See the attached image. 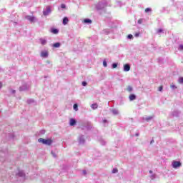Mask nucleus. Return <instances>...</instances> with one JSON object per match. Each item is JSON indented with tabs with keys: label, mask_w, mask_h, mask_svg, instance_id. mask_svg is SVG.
Returning a JSON list of instances; mask_svg holds the SVG:
<instances>
[{
	"label": "nucleus",
	"mask_w": 183,
	"mask_h": 183,
	"mask_svg": "<svg viewBox=\"0 0 183 183\" xmlns=\"http://www.w3.org/2000/svg\"><path fill=\"white\" fill-rule=\"evenodd\" d=\"M38 142H40L41 144H44V145H51L53 142L52 139H45L42 138L39 139Z\"/></svg>",
	"instance_id": "1"
},
{
	"label": "nucleus",
	"mask_w": 183,
	"mask_h": 183,
	"mask_svg": "<svg viewBox=\"0 0 183 183\" xmlns=\"http://www.w3.org/2000/svg\"><path fill=\"white\" fill-rule=\"evenodd\" d=\"M49 14H51V6H47L46 7V11H43V15H44L45 16H46V15H49Z\"/></svg>",
	"instance_id": "2"
},
{
	"label": "nucleus",
	"mask_w": 183,
	"mask_h": 183,
	"mask_svg": "<svg viewBox=\"0 0 183 183\" xmlns=\"http://www.w3.org/2000/svg\"><path fill=\"white\" fill-rule=\"evenodd\" d=\"M172 167L173 168H179L181 167V162L173 161Z\"/></svg>",
	"instance_id": "3"
},
{
	"label": "nucleus",
	"mask_w": 183,
	"mask_h": 183,
	"mask_svg": "<svg viewBox=\"0 0 183 183\" xmlns=\"http://www.w3.org/2000/svg\"><path fill=\"white\" fill-rule=\"evenodd\" d=\"M25 19H27L29 22H35V16H26Z\"/></svg>",
	"instance_id": "4"
},
{
	"label": "nucleus",
	"mask_w": 183,
	"mask_h": 183,
	"mask_svg": "<svg viewBox=\"0 0 183 183\" xmlns=\"http://www.w3.org/2000/svg\"><path fill=\"white\" fill-rule=\"evenodd\" d=\"M48 51H43L41 52V58H48Z\"/></svg>",
	"instance_id": "5"
},
{
	"label": "nucleus",
	"mask_w": 183,
	"mask_h": 183,
	"mask_svg": "<svg viewBox=\"0 0 183 183\" xmlns=\"http://www.w3.org/2000/svg\"><path fill=\"white\" fill-rule=\"evenodd\" d=\"M130 69H131V66H129V64H124V71L125 72H128V71H129Z\"/></svg>",
	"instance_id": "6"
},
{
	"label": "nucleus",
	"mask_w": 183,
	"mask_h": 183,
	"mask_svg": "<svg viewBox=\"0 0 183 183\" xmlns=\"http://www.w3.org/2000/svg\"><path fill=\"white\" fill-rule=\"evenodd\" d=\"M129 98V101H135V99H137V96L135 94H130Z\"/></svg>",
	"instance_id": "7"
},
{
	"label": "nucleus",
	"mask_w": 183,
	"mask_h": 183,
	"mask_svg": "<svg viewBox=\"0 0 183 183\" xmlns=\"http://www.w3.org/2000/svg\"><path fill=\"white\" fill-rule=\"evenodd\" d=\"M69 124L71 127H74V125L76 124V120H75L74 119H71Z\"/></svg>",
	"instance_id": "8"
},
{
	"label": "nucleus",
	"mask_w": 183,
	"mask_h": 183,
	"mask_svg": "<svg viewBox=\"0 0 183 183\" xmlns=\"http://www.w3.org/2000/svg\"><path fill=\"white\" fill-rule=\"evenodd\" d=\"M69 22V20L68 19V17H64L63 19V24L66 25Z\"/></svg>",
	"instance_id": "9"
},
{
	"label": "nucleus",
	"mask_w": 183,
	"mask_h": 183,
	"mask_svg": "<svg viewBox=\"0 0 183 183\" xmlns=\"http://www.w3.org/2000/svg\"><path fill=\"white\" fill-rule=\"evenodd\" d=\"M84 22L85 24H92V20L89 19H86L84 20Z\"/></svg>",
	"instance_id": "10"
},
{
	"label": "nucleus",
	"mask_w": 183,
	"mask_h": 183,
	"mask_svg": "<svg viewBox=\"0 0 183 183\" xmlns=\"http://www.w3.org/2000/svg\"><path fill=\"white\" fill-rule=\"evenodd\" d=\"M126 90H127L128 92H132L133 88H132V86H127Z\"/></svg>",
	"instance_id": "11"
},
{
	"label": "nucleus",
	"mask_w": 183,
	"mask_h": 183,
	"mask_svg": "<svg viewBox=\"0 0 183 183\" xmlns=\"http://www.w3.org/2000/svg\"><path fill=\"white\" fill-rule=\"evenodd\" d=\"M53 46H54V48H59V46H61V43H59V42L54 43L53 44Z\"/></svg>",
	"instance_id": "12"
},
{
	"label": "nucleus",
	"mask_w": 183,
	"mask_h": 183,
	"mask_svg": "<svg viewBox=\"0 0 183 183\" xmlns=\"http://www.w3.org/2000/svg\"><path fill=\"white\" fill-rule=\"evenodd\" d=\"M40 42H41V45L46 44V40H45L44 39H40Z\"/></svg>",
	"instance_id": "13"
},
{
	"label": "nucleus",
	"mask_w": 183,
	"mask_h": 183,
	"mask_svg": "<svg viewBox=\"0 0 183 183\" xmlns=\"http://www.w3.org/2000/svg\"><path fill=\"white\" fill-rule=\"evenodd\" d=\"M92 109H97V108H98V104H93L92 105Z\"/></svg>",
	"instance_id": "14"
},
{
	"label": "nucleus",
	"mask_w": 183,
	"mask_h": 183,
	"mask_svg": "<svg viewBox=\"0 0 183 183\" xmlns=\"http://www.w3.org/2000/svg\"><path fill=\"white\" fill-rule=\"evenodd\" d=\"M73 108H74V111H78V104H74L73 106Z\"/></svg>",
	"instance_id": "15"
},
{
	"label": "nucleus",
	"mask_w": 183,
	"mask_h": 183,
	"mask_svg": "<svg viewBox=\"0 0 183 183\" xmlns=\"http://www.w3.org/2000/svg\"><path fill=\"white\" fill-rule=\"evenodd\" d=\"M51 32H52L53 34H58L59 31H58V29H54L51 30Z\"/></svg>",
	"instance_id": "16"
},
{
	"label": "nucleus",
	"mask_w": 183,
	"mask_h": 183,
	"mask_svg": "<svg viewBox=\"0 0 183 183\" xmlns=\"http://www.w3.org/2000/svg\"><path fill=\"white\" fill-rule=\"evenodd\" d=\"M179 84H183V77L179 78Z\"/></svg>",
	"instance_id": "17"
},
{
	"label": "nucleus",
	"mask_w": 183,
	"mask_h": 183,
	"mask_svg": "<svg viewBox=\"0 0 183 183\" xmlns=\"http://www.w3.org/2000/svg\"><path fill=\"white\" fill-rule=\"evenodd\" d=\"M117 172H118V169L117 168L113 169L112 174H117Z\"/></svg>",
	"instance_id": "18"
},
{
	"label": "nucleus",
	"mask_w": 183,
	"mask_h": 183,
	"mask_svg": "<svg viewBox=\"0 0 183 183\" xmlns=\"http://www.w3.org/2000/svg\"><path fill=\"white\" fill-rule=\"evenodd\" d=\"M127 38H129V39H132L134 38V36H132V34H129L127 36Z\"/></svg>",
	"instance_id": "19"
},
{
	"label": "nucleus",
	"mask_w": 183,
	"mask_h": 183,
	"mask_svg": "<svg viewBox=\"0 0 183 183\" xmlns=\"http://www.w3.org/2000/svg\"><path fill=\"white\" fill-rule=\"evenodd\" d=\"M117 66H118V64H117V63H114V64H112V68H113V69L117 68Z\"/></svg>",
	"instance_id": "20"
},
{
	"label": "nucleus",
	"mask_w": 183,
	"mask_h": 183,
	"mask_svg": "<svg viewBox=\"0 0 183 183\" xmlns=\"http://www.w3.org/2000/svg\"><path fill=\"white\" fill-rule=\"evenodd\" d=\"M157 32V34H161V32H162V29H158Z\"/></svg>",
	"instance_id": "21"
},
{
	"label": "nucleus",
	"mask_w": 183,
	"mask_h": 183,
	"mask_svg": "<svg viewBox=\"0 0 183 183\" xmlns=\"http://www.w3.org/2000/svg\"><path fill=\"white\" fill-rule=\"evenodd\" d=\"M179 51H183V45L181 44L179 46Z\"/></svg>",
	"instance_id": "22"
},
{
	"label": "nucleus",
	"mask_w": 183,
	"mask_h": 183,
	"mask_svg": "<svg viewBox=\"0 0 183 183\" xmlns=\"http://www.w3.org/2000/svg\"><path fill=\"white\" fill-rule=\"evenodd\" d=\"M145 12H149L151 11V9L149 8H146L145 10H144Z\"/></svg>",
	"instance_id": "23"
},
{
	"label": "nucleus",
	"mask_w": 183,
	"mask_h": 183,
	"mask_svg": "<svg viewBox=\"0 0 183 183\" xmlns=\"http://www.w3.org/2000/svg\"><path fill=\"white\" fill-rule=\"evenodd\" d=\"M103 65H104V66H105V67L107 66V61H103Z\"/></svg>",
	"instance_id": "24"
},
{
	"label": "nucleus",
	"mask_w": 183,
	"mask_h": 183,
	"mask_svg": "<svg viewBox=\"0 0 183 183\" xmlns=\"http://www.w3.org/2000/svg\"><path fill=\"white\" fill-rule=\"evenodd\" d=\"M137 22L139 24H142V19H139Z\"/></svg>",
	"instance_id": "25"
},
{
	"label": "nucleus",
	"mask_w": 183,
	"mask_h": 183,
	"mask_svg": "<svg viewBox=\"0 0 183 183\" xmlns=\"http://www.w3.org/2000/svg\"><path fill=\"white\" fill-rule=\"evenodd\" d=\"M66 7V6L64 4L61 5V8H62L63 9H65Z\"/></svg>",
	"instance_id": "26"
},
{
	"label": "nucleus",
	"mask_w": 183,
	"mask_h": 183,
	"mask_svg": "<svg viewBox=\"0 0 183 183\" xmlns=\"http://www.w3.org/2000/svg\"><path fill=\"white\" fill-rule=\"evenodd\" d=\"M134 36H136V38H138V36H139V32H137L134 34Z\"/></svg>",
	"instance_id": "27"
},
{
	"label": "nucleus",
	"mask_w": 183,
	"mask_h": 183,
	"mask_svg": "<svg viewBox=\"0 0 183 183\" xmlns=\"http://www.w3.org/2000/svg\"><path fill=\"white\" fill-rule=\"evenodd\" d=\"M83 86H86V81H82Z\"/></svg>",
	"instance_id": "28"
},
{
	"label": "nucleus",
	"mask_w": 183,
	"mask_h": 183,
	"mask_svg": "<svg viewBox=\"0 0 183 183\" xmlns=\"http://www.w3.org/2000/svg\"><path fill=\"white\" fill-rule=\"evenodd\" d=\"M163 86H160L159 87V91L161 92V91H162V89H163Z\"/></svg>",
	"instance_id": "29"
},
{
	"label": "nucleus",
	"mask_w": 183,
	"mask_h": 183,
	"mask_svg": "<svg viewBox=\"0 0 183 183\" xmlns=\"http://www.w3.org/2000/svg\"><path fill=\"white\" fill-rule=\"evenodd\" d=\"M170 86H171V88H175V86L172 85V84Z\"/></svg>",
	"instance_id": "30"
},
{
	"label": "nucleus",
	"mask_w": 183,
	"mask_h": 183,
	"mask_svg": "<svg viewBox=\"0 0 183 183\" xmlns=\"http://www.w3.org/2000/svg\"><path fill=\"white\" fill-rule=\"evenodd\" d=\"M0 88H2V83H0Z\"/></svg>",
	"instance_id": "31"
},
{
	"label": "nucleus",
	"mask_w": 183,
	"mask_h": 183,
	"mask_svg": "<svg viewBox=\"0 0 183 183\" xmlns=\"http://www.w3.org/2000/svg\"><path fill=\"white\" fill-rule=\"evenodd\" d=\"M154 142V139H152L151 142H150V144H152Z\"/></svg>",
	"instance_id": "32"
},
{
	"label": "nucleus",
	"mask_w": 183,
	"mask_h": 183,
	"mask_svg": "<svg viewBox=\"0 0 183 183\" xmlns=\"http://www.w3.org/2000/svg\"><path fill=\"white\" fill-rule=\"evenodd\" d=\"M149 173H150V174H152V171L150 170V171H149Z\"/></svg>",
	"instance_id": "33"
},
{
	"label": "nucleus",
	"mask_w": 183,
	"mask_h": 183,
	"mask_svg": "<svg viewBox=\"0 0 183 183\" xmlns=\"http://www.w3.org/2000/svg\"><path fill=\"white\" fill-rule=\"evenodd\" d=\"M138 135H139V134H136L137 137H138Z\"/></svg>",
	"instance_id": "34"
},
{
	"label": "nucleus",
	"mask_w": 183,
	"mask_h": 183,
	"mask_svg": "<svg viewBox=\"0 0 183 183\" xmlns=\"http://www.w3.org/2000/svg\"><path fill=\"white\" fill-rule=\"evenodd\" d=\"M20 177H22V174H20Z\"/></svg>",
	"instance_id": "35"
},
{
	"label": "nucleus",
	"mask_w": 183,
	"mask_h": 183,
	"mask_svg": "<svg viewBox=\"0 0 183 183\" xmlns=\"http://www.w3.org/2000/svg\"><path fill=\"white\" fill-rule=\"evenodd\" d=\"M54 155V157H55V154H53Z\"/></svg>",
	"instance_id": "36"
}]
</instances>
